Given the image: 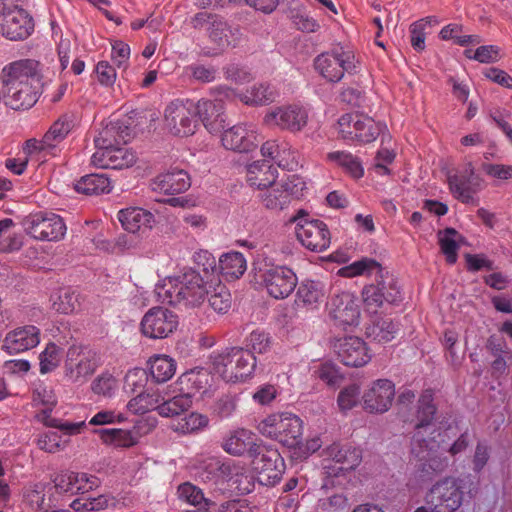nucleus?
<instances>
[{"instance_id": "nucleus-29", "label": "nucleus", "mask_w": 512, "mask_h": 512, "mask_svg": "<svg viewBox=\"0 0 512 512\" xmlns=\"http://www.w3.org/2000/svg\"><path fill=\"white\" fill-rule=\"evenodd\" d=\"M214 91L218 96L214 100L200 99L196 104L194 103L195 116L198 115L210 133L218 132L224 127V99H227L219 93L218 87Z\"/></svg>"}, {"instance_id": "nucleus-14", "label": "nucleus", "mask_w": 512, "mask_h": 512, "mask_svg": "<svg viewBox=\"0 0 512 512\" xmlns=\"http://www.w3.org/2000/svg\"><path fill=\"white\" fill-rule=\"evenodd\" d=\"M257 277L267 293L275 299L287 298L298 283L295 272L282 265H271L264 270H259Z\"/></svg>"}, {"instance_id": "nucleus-49", "label": "nucleus", "mask_w": 512, "mask_h": 512, "mask_svg": "<svg viewBox=\"0 0 512 512\" xmlns=\"http://www.w3.org/2000/svg\"><path fill=\"white\" fill-rule=\"evenodd\" d=\"M177 495L181 501L192 506H198L201 503H204L207 507L216 506L213 499L206 498L202 489L190 482L180 484L177 488Z\"/></svg>"}, {"instance_id": "nucleus-59", "label": "nucleus", "mask_w": 512, "mask_h": 512, "mask_svg": "<svg viewBox=\"0 0 512 512\" xmlns=\"http://www.w3.org/2000/svg\"><path fill=\"white\" fill-rule=\"evenodd\" d=\"M97 82L103 87H112L117 79L115 68L108 61H99L94 69Z\"/></svg>"}, {"instance_id": "nucleus-30", "label": "nucleus", "mask_w": 512, "mask_h": 512, "mask_svg": "<svg viewBox=\"0 0 512 512\" xmlns=\"http://www.w3.org/2000/svg\"><path fill=\"white\" fill-rule=\"evenodd\" d=\"M73 128V121L71 116L63 115L57 121H55L50 129L46 132L41 141L29 140L27 146L30 149L44 152L45 155H56V150L66 136Z\"/></svg>"}, {"instance_id": "nucleus-46", "label": "nucleus", "mask_w": 512, "mask_h": 512, "mask_svg": "<svg viewBox=\"0 0 512 512\" xmlns=\"http://www.w3.org/2000/svg\"><path fill=\"white\" fill-rule=\"evenodd\" d=\"M330 162L342 167L352 177L358 179L364 175V169L361 161L350 152L334 151L327 154Z\"/></svg>"}, {"instance_id": "nucleus-1", "label": "nucleus", "mask_w": 512, "mask_h": 512, "mask_svg": "<svg viewBox=\"0 0 512 512\" xmlns=\"http://www.w3.org/2000/svg\"><path fill=\"white\" fill-rule=\"evenodd\" d=\"M196 470L201 481L210 484L215 493L235 492L245 495L254 489L251 473L234 460L223 461L218 457H202L197 462Z\"/></svg>"}, {"instance_id": "nucleus-50", "label": "nucleus", "mask_w": 512, "mask_h": 512, "mask_svg": "<svg viewBox=\"0 0 512 512\" xmlns=\"http://www.w3.org/2000/svg\"><path fill=\"white\" fill-rule=\"evenodd\" d=\"M79 306V294L71 288L62 289L56 297L52 298L53 309L62 314L73 313Z\"/></svg>"}, {"instance_id": "nucleus-61", "label": "nucleus", "mask_w": 512, "mask_h": 512, "mask_svg": "<svg viewBox=\"0 0 512 512\" xmlns=\"http://www.w3.org/2000/svg\"><path fill=\"white\" fill-rule=\"evenodd\" d=\"M360 387L351 384L343 388L338 395V405L342 411L352 409L359 401Z\"/></svg>"}, {"instance_id": "nucleus-56", "label": "nucleus", "mask_w": 512, "mask_h": 512, "mask_svg": "<svg viewBox=\"0 0 512 512\" xmlns=\"http://www.w3.org/2000/svg\"><path fill=\"white\" fill-rule=\"evenodd\" d=\"M41 374H47L56 369L60 362V348L55 343H48L39 355Z\"/></svg>"}, {"instance_id": "nucleus-63", "label": "nucleus", "mask_w": 512, "mask_h": 512, "mask_svg": "<svg viewBox=\"0 0 512 512\" xmlns=\"http://www.w3.org/2000/svg\"><path fill=\"white\" fill-rule=\"evenodd\" d=\"M38 447L48 453H55L62 447L61 435L55 431H49L39 436L37 440Z\"/></svg>"}, {"instance_id": "nucleus-32", "label": "nucleus", "mask_w": 512, "mask_h": 512, "mask_svg": "<svg viewBox=\"0 0 512 512\" xmlns=\"http://www.w3.org/2000/svg\"><path fill=\"white\" fill-rule=\"evenodd\" d=\"M261 443L256 442L255 434L246 428H237L230 431L223 439V450L232 456H242L248 454L251 457Z\"/></svg>"}, {"instance_id": "nucleus-53", "label": "nucleus", "mask_w": 512, "mask_h": 512, "mask_svg": "<svg viewBox=\"0 0 512 512\" xmlns=\"http://www.w3.org/2000/svg\"><path fill=\"white\" fill-rule=\"evenodd\" d=\"M273 344L272 337L264 330H253L245 339V346L253 355L265 354L270 351Z\"/></svg>"}, {"instance_id": "nucleus-43", "label": "nucleus", "mask_w": 512, "mask_h": 512, "mask_svg": "<svg viewBox=\"0 0 512 512\" xmlns=\"http://www.w3.org/2000/svg\"><path fill=\"white\" fill-rule=\"evenodd\" d=\"M247 263L241 252L231 251L219 259V269L226 278L238 279L246 271Z\"/></svg>"}, {"instance_id": "nucleus-23", "label": "nucleus", "mask_w": 512, "mask_h": 512, "mask_svg": "<svg viewBox=\"0 0 512 512\" xmlns=\"http://www.w3.org/2000/svg\"><path fill=\"white\" fill-rule=\"evenodd\" d=\"M218 91L228 100L238 98L245 105L253 107L269 105L276 101L279 96L275 86L269 82L255 83L242 92H237V90L228 86H219Z\"/></svg>"}, {"instance_id": "nucleus-38", "label": "nucleus", "mask_w": 512, "mask_h": 512, "mask_svg": "<svg viewBox=\"0 0 512 512\" xmlns=\"http://www.w3.org/2000/svg\"><path fill=\"white\" fill-rule=\"evenodd\" d=\"M209 378L208 371L203 368L187 371L177 380L178 391L184 392L192 400L195 393L206 389Z\"/></svg>"}, {"instance_id": "nucleus-41", "label": "nucleus", "mask_w": 512, "mask_h": 512, "mask_svg": "<svg viewBox=\"0 0 512 512\" xmlns=\"http://www.w3.org/2000/svg\"><path fill=\"white\" fill-rule=\"evenodd\" d=\"M100 440L106 445H112L117 448H129L137 444L138 438L130 430L124 429H96Z\"/></svg>"}, {"instance_id": "nucleus-37", "label": "nucleus", "mask_w": 512, "mask_h": 512, "mask_svg": "<svg viewBox=\"0 0 512 512\" xmlns=\"http://www.w3.org/2000/svg\"><path fill=\"white\" fill-rule=\"evenodd\" d=\"M325 297L324 286L321 282L304 280L296 292V304L307 309H317Z\"/></svg>"}, {"instance_id": "nucleus-34", "label": "nucleus", "mask_w": 512, "mask_h": 512, "mask_svg": "<svg viewBox=\"0 0 512 512\" xmlns=\"http://www.w3.org/2000/svg\"><path fill=\"white\" fill-rule=\"evenodd\" d=\"M39 83H24L17 88H8L4 90L6 105L13 110L29 109L37 102L39 97Z\"/></svg>"}, {"instance_id": "nucleus-25", "label": "nucleus", "mask_w": 512, "mask_h": 512, "mask_svg": "<svg viewBox=\"0 0 512 512\" xmlns=\"http://www.w3.org/2000/svg\"><path fill=\"white\" fill-rule=\"evenodd\" d=\"M448 185L450 192L458 201L478 205L479 199L475 195L481 190V179L475 176L471 163L466 165L464 171L449 175Z\"/></svg>"}, {"instance_id": "nucleus-4", "label": "nucleus", "mask_w": 512, "mask_h": 512, "mask_svg": "<svg viewBox=\"0 0 512 512\" xmlns=\"http://www.w3.org/2000/svg\"><path fill=\"white\" fill-rule=\"evenodd\" d=\"M212 369L227 383L244 382L256 368V357L243 347H230L211 356Z\"/></svg>"}, {"instance_id": "nucleus-27", "label": "nucleus", "mask_w": 512, "mask_h": 512, "mask_svg": "<svg viewBox=\"0 0 512 512\" xmlns=\"http://www.w3.org/2000/svg\"><path fill=\"white\" fill-rule=\"evenodd\" d=\"M40 343V329L34 325L17 327L6 333L1 349L16 355L35 348Z\"/></svg>"}, {"instance_id": "nucleus-40", "label": "nucleus", "mask_w": 512, "mask_h": 512, "mask_svg": "<svg viewBox=\"0 0 512 512\" xmlns=\"http://www.w3.org/2000/svg\"><path fill=\"white\" fill-rule=\"evenodd\" d=\"M111 181L105 174H89L81 177L75 190L85 195H100L111 191Z\"/></svg>"}, {"instance_id": "nucleus-21", "label": "nucleus", "mask_w": 512, "mask_h": 512, "mask_svg": "<svg viewBox=\"0 0 512 512\" xmlns=\"http://www.w3.org/2000/svg\"><path fill=\"white\" fill-rule=\"evenodd\" d=\"M178 326V317L163 307L150 308L141 320V331L151 339H163L173 333Z\"/></svg>"}, {"instance_id": "nucleus-9", "label": "nucleus", "mask_w": 512, "mask_h": 512, "mask_svg": "<svg viewBox=\"0 0 512 512\" xmlns=\"http://www.w3.org/2000/svg\"><path fill=\"white\" fill-rule=\"evenodd\" d=\"M314 67L327 81L336 83L344 77L345 73L355 72L357 62L352 50L338 45L319 54L314 60Z\"/></svg>"}, {"instance_id": "nucleus-64", "label": "nucleus", "mask_w": 512, "mask_h": 512, "mask_svg": "<svg viewBox=\"0 0 512 512\" xmlns=\"http://www.w3.org/2000/svg\"><path fill=\"white\" fill-rule=\"evenodd\" d=\"M74 494H85L98 487L99 479L86 473L74 472Z\"/></svg>"}, {"instance_id": "nucleus-15", "label": "nucleus", "mask_w": 512, "mask_h": 512, "mask_svg": "<svg viewBox=\"0 0 512 512\" xmlns=\"http://www.w3.org/2000/svg\"><path fill=\"white\" fill-rule=\"evenodd\" d=\"M365 310L377 313L385 302L396 304L402 301V293L398 282L392 276L383 277L377 284L366 285L362 290Z\"/></svg>"}, {"instance_id": "nucleus-44", "label": "nucleus", "mask_w": 512, "mask_h": 512, "mask_svg": "<svg viewBox=\"0 0 512 512\" xmlns=\"http://www.w3.org/2000/svg\"><path fill=\"white\" fill-rule=\"evenodd\" d=\"M192 406L190 396L179 391L178 394L165 398L163 396L162 403L159 407V415L162 417H175L186 411Z\"/></svg>"}, {"instance_id": "nucleus-51", "label": "nucleus", "mask_w": 512, "mask_h": 512, "mask_svg": "<svg viewBox=\"0 0 512 512\" xmlns=\"http://www.w3.org/2000/svg\"><path fill=\"white\" fill-rule=\"evenodd\" d=\"M114 503V498L109 495H98L97 497H81L72 501L70 507L76 511H100L108 508Z\"/></svg>"}, {"instance_id": "nucleus-52", "label": "nucleus", "mask_w": 512, "mask_h": 512, "mask_svg": "<svg viewBox=\"0 0 512 512\" xmlns=\"http://www.w3.org/2000/svg\"><path fill=\"white\" fill-rule=\"evenodd\" d=\"M209 306L219 314H225L231 308V294L225 285L220 282L214 286L213 291L209 290Z\"/></svg>"}, {"instance_id": "nucleus-31", "label": "nucleus", "mask_w": 512, "mask_h": 512, "mask_svg": "<svg viewBox=\"0 0 512 512\" xmlns=\"http://www.w3.org/2000/svg\"><path fill=\"white\" fill-rule=\"evenodd\" d=\"M221 141L226 149L244 153L257 147L258 135L254 126L239 124L225 130Z\"/></svg>"}, {"instance_id": "nucleus-26", "label": "nucleus", "mask_w": 512, "mask_h": 512, "mask_svg": "<svg viewBox=\"0 0 512 512\" xmlns=\"http://www.w3.org/2000/svg\"><path fill=\"white\" fill-rule=\"evenodd\" d=\"M338 359L346 366L362 367L371 360L366 342L356 336L338 339L334 344Z\"/></svg>"}, {"instance_id": "nucleus-62", "label": "nucleus", "mask_w": 512, "mask_h": 512, "mask_svg": "<svg viewBox=\"0 0 512 512\" xmlns=\"http://www.w3.org/2000/svg\"><path fill=\"white\" fill-rule=\"evenodd\" d=\"M192 77L201 83H210L216 80L218 69L212 65L193 64L189 67Z\"/></svg>"}, {"instance_id": "nucleus-54", "label": "nucleus", "mask_w": 512, "mask_h": 512, "mask_svg": "<svg viewBox=\"0 0 512 512\" xmlns=\"http://www.w3.org/2000/svg\"><path fill=\"white\" fill-rule=\"evenodd\" d=\"M457 235L458 233L455 229L446 228L439 237L441 251L449 264H454L457 261V251L459 249V245L456 242Z\"/></svg>"}, {"instance_id": "nucleus-35", "label": "nucleus", "mask_w": 512, "mask_h": 512, "mask_svg": "<svg viewBox=\"0 0 512 512\" xmlns=\"http://www.w3.org/2000/svg\"><path fill=\"white\" fill-rule=\"evenodd\" d=\"M278 177L277 168L267 160L254 161L247 166V182L260 190L274 184Z\"/></svg>"}, {"instance_id": "nucleus-6", "label": "nucleus", "mask_w": 512, "mask_h": 512, "mask_svg": "<svg viewBox=\"0 0 512 512\" xmlns=\"http://www.w3.org/2000/svg\"><path fill=\"white\" fill-rule=\"evenodd\" d=\"M323 470L327 478L337 479L331 485L341 484L339 478L355 470L362 461V451L351 445L332 443L323 450Z\"/></svg>"}, {"instance_id": "nucleus-60", "label": "nucleus", "mask_w": 512, "mask_h": 512, "mask_svg": "<svg viewBox=\"0 0 512 512\" xmlns=\"http://www.w3.org/2000/svg\"><path fill=\"white\" fill-rule=\"evenodd\" d=\"M117 388V380L108 373L99 375L91 384L92 391L101 396L110 397Z\"/></svg>"}, {"instance_id": "nucleus-42", "label": "nucleus", "mask_w": 512, "mask_h": 512, "mask_svg": "<svg viewBox=\"0 0 512 512\" xmlns=\"http://www.w3.org/2000/svg\"><path fill=\"white\" fill-rule=\"evenodd\" d=\"M149 372L154 382L165 383L176 373V362L167 355H155L149 360Z\"/></svg>"}, {"instance_id": "nucleus-10", "label": "nucleus", "mask_w": 512, "mask_h": 512, "mask_svg": "<svg viewBox=\"0 0 512 512\" xmlns=\"http://www.w3.org/2000/svg\"><path fill=\"white\" fill-rule=\"evenodd\" d=\"M308 121L309 109L299 103L274 107L268 110L263 118L264 125L293 134L301 132Z\"/></svg>"}, {"instance_id": "nucleus-39", "label": "nucleus", "mask_w": 512, "mask_h": 512, "mask_svg": "<svg viewBox=\"0 0 512 512\" xmlns=\"http://www.w3.org/2000/svg\"><path fill=\"white\" fill-rule=\"evenodd\" d=\"M398 333L399 324L389 317L376 319L366 331L367 336L378 343H388L395 339Z\"/></svg>"}, {"instance_id": "nucleus-2", "label": "nucleus", "mask_w": 512, "mask_h": 512, "mask_svg": "<svg viewBox=\"0 0 512 512\" xmlns=\"http://www.w3.org/2000/svg\"><path fill=\"white\" fill-rule=\"evenodd\" d=\"M155 293L162 303L189 308L201 305L209 289L203 277L189 269L181 275L164 280L162 285L156 286Z\"/></svg>"}, {"instance_id": "nucleus-19", "label": "nucleus", "mask_w": 512, "mask_h": 512, "mask_svg": "<svg viewBox=\"0 0 512 512\" xmlns=\"http://www.w3.org/2000/svg\"><path fill=\"white\" fill-rule=\"evenodd\" d=\"M27 233L42 241H59L67 227L61 216L51 212H38L29 215L25 220Z\"/></svg>"}, {"instance_id": "nucleus-3", "label": "nucleus", "mask_w": 512, "mask_h": 512, "mask_svg": "<svg viewBox=\"0 0 512 512\" xmlns=\"http://www.w3.org/2000/svg\"><path fill=\"white\" fill-rule=\"evenodd\" d=\"M445 437L431 436L424 441H411V459L415 462V476L420 482L432 480L449 466V458L443 455L446 450Z\"/></svg>"}, {"instance_id": "nucleus-55", "label": "nucleus", "mask_w": 512, "mask_h": 512, "mask_svg": "<svg viewBox=\"0 0 512 512\" xmlns=\"http://www.w3.org/2000/svg\"><path fill=\"white\" fill-rule=\"evenodd\" d=\"M361 115V113H346L339 118L338 132L341 138L354 142L355 136H357V129L360 125Z\"/></svg>"}, {"instance_id": "nucleus-22", "label": "nucleus", "mask_w": 512, "mask_h": 512, "mask_svg": "<svg viewBox=\"0 0 512 512\" xmlns=\"http://www.w3.org/2000/svg\"><path fill=\"white\" fill-rule=\"evenodd\" d=\"M40 63L34 59H20L6 64L0 72V83L3 90L17 86L40 82Z\"/></svg>"}, {"instance_id": "nucleus-57", "label": "nucleus", "mask_w": 512, "mask_h": 512, "mask_svg": "<svg viewBox=\"0 0 512 512\" xmlns=\"http://www.w3.org/2000/svg\"><path fill=\"white\" fill-rule=\"evenodd\" d=\"M208 423L209 420L207 416L192 412L178 421L176 431L183 434H189L206 427Z\"/></svg>"}, {"instance_id": "nucleus-13", "label": "nucleus", "mask_w": 512, "mask_h": 512, "mask_svg": "<svg viewBox=\"0 0 512 512\" xmlns=\"http://www.w3.org/2000/svg\"><path fill=\"white\" fill-rule=\"evenodd\" d=\"M250 458L261 484L270 486L281 480L285 463L278 449L260 444L259 449Z\"/></svg>"}, {"instance_id": "nucleus-33", "label": "nucleus", "mask_w": 512, "mask_h": 512, "mask_svg": "<svg viewBox=\"0 0 512 512\" xmlns=\"http://www.w3.org/2000/svg\"><path fill=\"white\" fill-rule=\"evenodd\" d=\"M190 185V178L184 170H172L155 177L151 188L155 192L174 195L185 192Z\"/></svg>"}, {"instance_id": "nucleus-58", "label": "nucleus", "mask_w": 512, "mask_h": 512, "mask_svg": "<svg viewBox=\"0 0 512 512\" xmlns=\"http://www.w3.org/2000/svg\"><path fill=\"white\" fill-rule=\"evenodd\" d=\"M147 382V374L143 369H132L127 372L124 378V390L128 393H140Z\"/></svg>"}, {"instance_id": "nucleus-24", "label": "nucleus", "mask_w": 512, "mask_h": 512, "mask_svg": "<svg viewBox=\"0 0 512 512\" xmlns=\"http://www.w3.org/2000/svg\"><path fill=\"white\" fill-rule=\"evenodd\" d=\"M96 364L90 351L82 346L68 348L64 362V376L72 383H83L95 372Z\"/></svg>"}, {"instance_id": "nucleus-20", "label": "nucleus", "mask_w": 512, "mask_h": 512, "mask_svg": "<svg viewBox=\"0 0 512 512\" xmlns=\"http://www.w3.org/2000/svg\"><path fill=\"white\" fill-rule=\"evenodd\" d=\"M34 31V21L29 13L18 6L4 8L0 14V33L11 41L28 38Z\"/></svg>"}, {"instance_id": "nucleus-18", "label": "nucleus", "mask_w": 512, "mask_h": 512, "mask_svg": "<svg viewBox=\"0 0 512 512\" xmlns=\"http://www.w3.org/2000/svg\"><path fill=\"white\" fill-rule=\"evenodd\" d=\"M433 392L425 390L419 400L416 413V424L411 441H424L431 436L445 437L441 427L436 423L437 407L434 404Z\"/></svg>"}, {"instance_id": "nucleus-36", "label": "nucleus", "mask_w": 512, "mask_h": 512, "mask_svg": "<svg viewBox=\"0 0 512 512\" xmlns=\"http://www.w3.org/2000/svg\"><path fill=\"white\" fill-rule=\"evenodd\" d=\"M118 220L126 231L136 233L142 228H151L154 216L145 209L130 207L118 212Z\"/></svg>"}, {"instance_id": "nucleus-17", "label": "nucleus", "mask_w": 512, "mask_h": 512, "mask_svg": "<svg viewBox=\"0 0 512 512\" xmlns=\"http://www.w3.org/2000/svg\"><path fill=\"white\" fill-rule=\"evenodd\" d=\"M302 211H299L300 215ZM296 223L295 233L299 242L308 250L323 252L329 248L331 233L326 223L318 219H301L299 216L293 218Z\"/></svg>"}, {"instance_id": "nucleus-11", "label": "nucleus", "mask_w": 512, "mask_h": 512, "mask_svg": "<svg viewBox=\"0 0 512 512\" xmlns=\"http://www.w3.org/2000/svg\"><path fill=\"white\" fill-rule=\"evenodd\" d=\"M306 185L302 177L289 175L285 181L272 184L260 195L262 204L269 210H283L292 200L300 199Z\"/></svg>"}, {"instance_id": "nucleus-7", "label": "nucleus", "mask_w": 512, "mask_h": 512, "mask_svg": "<svg viewBox=\"0 0 512 512\" xmlns=\"http://www.w3.org/2000/svg\"><path fill=\"white\" fill-rule=\"evenodd\" d=\"M463 494L460 480L446 477L430 488L425 498L427 506L414 512H454L462 505Z\"/></svg>"}, {"instance_id": "nucleus-47", "label": "nucleus", "mask_w": 512, "mask_h": 512, "mask_svg": "<svg viewBox=\"0 0 512 512\" xmlns=\"http://www.w3.org/2000/svg\"><path fill=\"white\" fill-rule=\"evenodd\" d=\"M381 272V265L376 260L365 257L340 268L338 274L342 277L353 278L360 275H371Z\"/></svg>"}, {"instance_id": "nucleus-8", "label": "nucleus", "mask_w": 512, "mask_h": 512, "mask_svg": "<svg viewBox=\"0 0 512 512\" xmlns=\"http://www.w3.org/2000/svg\"><path fill=\"white\" fill-rule=\"evenodd\" d=\"M114 128H105L95 138L97 151L91 156V163L100 168L123 169L132 166L136 161V154L125 147H114L109 139Z\"/></svg>"}, {"instance_id": "nucleus-16", "label": "nucleus", "mask_w": 512, "mask_h": 512, "mask_svg": "<svg viewBox=\"0 0 512 512\" xmlns=\"http://www.w3.org/2000/svg\"><path fill=\"white\" fill-rule=\"evenodd\" d=\"M329 319L336 327L347 330L360 322V307L357 297L348 291L334 294L327 304Z\"/></svg>"}, {"instance_id": "nucleus-48", "label": "nucleus", "mask_w": 512, "mask_h": 512, "mask_svg": "<svg viewBox=\"0 0 512 512\" xmlns=\"http://www.w3.org/2000/svg\"><path fill=\"white\" fill-rule=\"evenodd\" d=\"M359 124L357 136H355L354 142L360 144L374 142L386 127L381 122H376L373 118L365 114L361 115Z\"/></svg>"}, {"instance_id": "nucleus-45", "label": "nucleus", "mask_w": 512, "mask_h": 512, "mask_svg": "<svg viewBox=\"0 0 512 512\" xmlns=\"http://www.w3.org/2000/svg\"><path fill=\"white\" fill-rule=\"evenodd\" d=\"M237 30L233 31L228 24L221 19H213L209 29L210 40L217 47L224 49L229 46H235Z\"/></svg>"}, {"instance_id": "nucleus-28", "label": "nucleus", "mask_w": 512, "mask_h": 512, "mask_svg": "<svg viewBox=\"0 0 512 512\" xmlns=\"http://www.w3.org/2000/svg\"><path fill=\"white\" fill-rule=\"evenodd\" d=\"M395 396V385L388 379H378L363 395L364 409L371 413L389 410Z\"/></svg>"}, {"instance_id": "nucleus-12", "label": "nucleus", "mask_w": 512, "mask_h": 512, "mask_svg": "<svg viewBox=\"0 0 512 512\" xmlns=\"http://www.w3.org/2000/svg\"><path fill=\"white\" fill-rule=\"evenodd\" d=\"M164 125L174 136L187 137L193 135L198 126L194 103L179 99L170 102L164 111Z\"/></svg>"}, {"instance_id": "nucleus-5", "label": "nucleus", "mask_w": 512, "mask_h": 512, "mask_svg": "<svg viewBox=\"0 0 512 512\" xmlns=\"http://www.w3.org/2000/svg\"><path fill=\"white\" fill-rule=\"evenodd\" d=\"M257 429L262 436L292 448L301 442L303 421L293 413H273L261 420Z\"/></svg>"}]
</instances>
